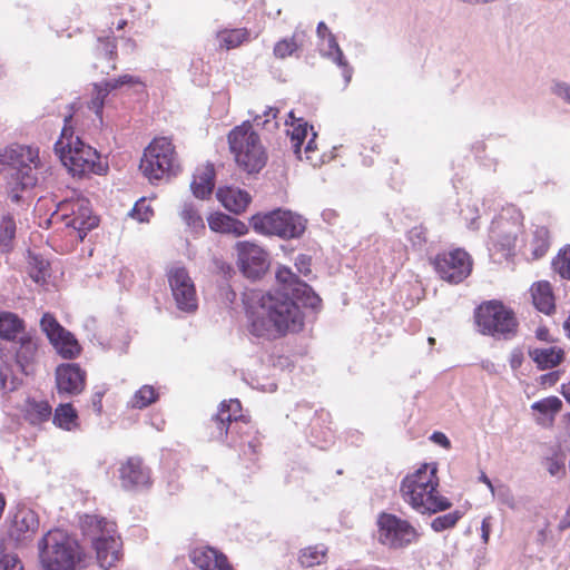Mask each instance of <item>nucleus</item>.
Instances as JSON below:
<instances>
[{
    "mask_svg": "<svg viewBox=\"0 0 570 570\" xmlns=\"http://www.w3.org/2000/svg\"><path fill=\"white\" fill-rule=\"evenodd\" d=\"M334 61L343 68V75L348 82L352 77V69L347 66V61L345 60L343 51L340 49L338 51H334Z\"/></svg>",
    "mask_w": 570,
    "mask_h": 570,
    "instance_id": "nucleus-53",
    "label": "nucleus"
},
{
    "mask_svg": "<svg viewBox=\"0 0 570 570\" xmlns=\"http://www.w3.org/2000/svg\"><path fill=\"white\" fill-rule=\"evenodd\" d=\"M295 266L302 275L309 276L312 274V257L306 254H299L295 258Z\"/></svg>",
    "mask_w": 570,
    "mask_h": 570,
    "instance_id": "nucleus-52",
    "label": "nucleus"
},
{
    "mask_svg": "<svg viewBox=\"0 0 570 570\" xmlns=\"http://www.w3.org/2000/svg\"><path fill=\"white\" fill-rule=\"evenodd\" d=\"M215 167L210 163L198 166L190 184L195 197L205 199L209 197L215 187Z\"/></svg>",
    "mask_w": 570,
    "mask_h": 570,
    "instance_id": "nucleus-29",
    "label": "nucleus"
},
{
    "mask_svg": "<svg viewBox=\"0 0 570 570\" xmlns=\"http://www.w3.org/2000/svg\"><path fill=\"white\" fill-rule=\"evenodd\" d=\"M17 225L12 215L6 214L0 219V252L9 253L13 248Z\"/></svg>",
    "mask_w": 570,
    "mask_h": 570,
    "instance_id": "nucleus-38",
    "label": "nucleus"
},
{
    "mask_svg": "<svg viewBox=\"0 0 570 570\" xmlns=\"http://www.w3.org/2000/svg\"><path fill=\"white\" fill-rule=\"evenodd\" d=\"M51 416L59 429L71 431L78 426V413L71 403L59 404Z\"/></svg>",
    "mask_w": 570,
    "mask_h": 570,
    "instance_id": "nucleus-37",
    "label": "nucleus"
},
{
    "mask_svg": "<svg viewBox=\"0 0 570 570\" xmlns=\"http://www.w3.org/2000/svg\"><path fill=\"white\" fill-rule=\"evenodd\" d=\"M9 197L12 203H18L20 200V195L18 193L17 187L11 188V190L9 191Z\"/></svg>",
    "mask_w": 570,
    "mask_h": 570,
    "instance_id": "nucleus-64",
    "label": "nucleus"
},
{
    "mask_svg": "<svg viewBox=\"0 0 570 570\" xmlns=\"http://www.w3.org/2000/svg\"><path fill=\"white\" fill-rule=\"evenodd\" d=\"M561 394L570 403V381L561 386Z\"/></svg>",
    "mask_w": 570,
    "mask_h": 570,
    "instance_id": "nucleus-62",
    "label": "nucleus"
},
{
    "mask_svg": "<svg viewBox=\"0 0 570 570\" xmlns=\"http://www.w3.org/2000/svg\"><path fill=\"white\" fill-rule=\"evenodd\" d=\"M139 169L150 181H159L180 170L175 145L170 138L156 137L144 149Z\"/></svg>",
    "mask_w": 570,
    "mask_h": 570,
    "instance_id": "nucleus-6",
    "label": "nucleus"
},
{
    "mask_svg": "<svg viewBox=\"0 0 570 570\" xmlns=\"http://www.w3.org/2000/svg\"><path fill=\"white\" fill-rule=\"evenodd\" d=\"M532 303L538 311L547 315L556 309V299L551 284L548 281H539L530 288Z\"/></svg>",
    "mask_w": 570,
    "mask_h": 570,
    "instance_id": "nucleus-32",
    "label": "nucleus"
},
{
    "mask_svg": "<svg viewBox=\"0 0 570 570\" xmlns=\"http://www.w3.org/2000/svg\"><path fill=\"white\" fill-rule=\"evenodd\" d=\"M327 549L322 544L309 546L299 551L298 562L302 567L311 568L325 562Z\"/></svg>",
    "mask_w": 570,
    "mask_h": 570,
    "instance_id": "nucleus-39",
    "label": "nucleus"
},
{
    "mask_svg": "<svg viewBox=\"0 0 570 570\" xmlns=\"http://www.w3.org/2000/svg\"><path fill=\"white\" fill-rule=\"evenodd\" d=\"M219 203L230 213L242 214L252 202L250 195L238 187H219L216 191Z\"/></svg>",
    "mask_w": 570,
    "mask_h": 570,
    "instance_id": "nucleus-27",
    "label": "nucleus"
},
{
    "mask_svg": "<svg viewBox=\"0 0 570 570\" xmlns=\"http://www.w3.org/2000/svg\"><path fill=\"white\" fill-rule=\"evenodd\" d=\"M247 317L248 331L267 340L299 332L304 326V315L298 305L279 294H262L257 305L248 308Z\"/></svg>",
    "mask_w": 570,
    "mask_h": 570,
    "instance_id": "nucleus-1",
    "label": "nucleus"
},
{
    "mask_svg": "<svg viewBox=\"0 0 570 570\" xmlns=\"http://www.w3.org/2000/svg\"><path fill=\"white\" fill-rule=\"evenodd\" d=\"M39 150L30 146L13 145L0 153V170L12 169V177L20 189L36 186Z\"/></svg>",
    "mask_w": 570,
    "mask_h": 570,
    "instance_id": "nucleus-10",
    "label": "nucleus"
},
{
    "mask_svg": "<svg viewBox=\"0 0 570 570\" xmlns=\"http://www.w3.org/2000/svg\"><path fill=\"white\" fill-rule=\"evenodd\" d=\"M183 220L194 229H205L204 220L196 208L193 205H185L181 214Z\"/></svg>",
    "mask_w": 570,
    "mask_h": 570,
    "instance_id": "nucleus-47",
    "label": "nucleus"
},
{
    "mask_svg": "<svg viewBox=\"0 0 570 570\" xmlns=\"http://www.w3.org/2000/svg\"><path fill=\"white\" fill-rule=\"evenodd\" d=\"M522 230V216L518 212L511 215H500L491 225L490 238L493 246L505 257L514 254L515 243Z\"/></svg>",
    "mask_w": 570,
    "mask_h": 570,
    "instance_id": "nucleus-16",
    "label": "nucleus"
},
{
    "mask_svg": "<svg viewBox=\"0 0 570 570\" xmlns=\"http://www.w3.org/2000/svg\"><path fill=\"white\" fill-rule=\"evenodd\" d=\"M236 265L249 279H259L269 268L268 252L256 242L239 240L235 244Z\"/></svg>",
    "mask_w": 570,
    "mask_h": 570,
    "instance_id": "nucleus-14",
    "label": "nucleus"
},
{
    "mask_svg": "<svg viewBox=\"0 0 570 570\" xmlns=\"http://www.w3.org/2000/svg\"><path fill=\"white\" fill-rule=\"evenodd\" d=\"M432 265L442 281L459 284L471 274L473 259L464 249L455 248L439 253L432 259Z\"/></svg>",
    "mask_w": 570,
    "mask_h": 570,
    "instance_id": "nucleus-13",
    "label": "nucleus"
},
{
    "mask_svg": "<svg viewBox=\"0 0 570 570\" xmlns=\"http://www.w3.org/2000/svg\"><path fill=\"white\" fill-rule=\"evenodd\" d=\"M524 361V354L521 348L517 347L512 350L509 356V364L513 371L518 370Z\"/></svg>",
    "mask_w": 570,
    "mask_h": 570,
    "instance_id": "nucleus-54",
    "label": "nucleus"
},
{
    "mask_svg": "<svg viewBox=\"0 0 570 570\" xmlns=\"http://www.w3.org/2000/svg\"><path fill=\"white\" fill-rule=\"evenodd\" d=\"M215 266L218 273H220L225 278L230 277L232 274L234 273L233 266L227 262L216 259Z\"/></svg>",
    "mask_w": 570,
    "mask_h": 570,
    "instance_id": "nucleus-55",
    "label": "nucleus"
},
{
    "mask_svg": "<svg viewBox=\"0 0 570 570\" xmlns=\"http://www.w3.org/2000/svg\"><path fill=\"white\" fill-rule=\"evenodd\" d=\"M80 529L91 546L102 542L110 537H117V525L114 521L98 514H85L80 518Z\"/></svg>",
    "mask_w": 570,
    "mask_h": 570,
    "instance_id": "nucleus-21",
    "label": "nucleus"
},
{
    "mask_svg": "<svg viewBox=\"0 0 570 570\" xmlns=\"http://www.w3.org/2000/svg\"><path fill=\"white\" fill-rule=\"evenodd\" d=\"M279 110L274 107L266 108L262 114H257L253 116L250 121L252 126H256L266 131H274L278 128L277 116Z\"/></svg>",
    "mask_w": 570,
    "mask_h": 570,
    "instance_id": "nucleus-41",
    "label": "nucleus"
},
{
    "mask_svg": "<svg viewBox=\"0 0 570 570\" xmlns=\"http://www.w3.org/2000/svg\"><path fill=\"white\" fill-rule=\"evenodd\" d=\"M431 440L446 450L451 448L449 438L442 432H434Z\"/></svg>",
    "mask_w": 570,
    "mask_h": 570,
    "instance_id": "nucleus-57",
    "label": "nucleus"
},
{
    "mask_svg": "<svg viewBox=\"0 0 570 570\" xmlns=\"http://www.w3.org/2000/svg\"><path fill=\"white\" fill-rule=\"evenodd\" d=\"M38 549L43 570H77L86 558L79 541L61 529L49 530L39 541Z\"/></svg>",
    "mask_w": 570,
    "mask_h": 570,
    "instance_id": "nucleus-4",
    "label": "nucleus"
},
{
    "mask_svg": "<svg viewBox=\"0 0 570 570\" xmlns=\"http://www.w3.org/2000/svg\"><path fill=\"white\" fill-rule=\"evenodd\" d=\"M327 40H328V48L334 52V51H338L341 48L336 41V38L335 36L332 33L327 37Z\"/></svg>",
    "mask_w": 570,
    "mask_h": 570,
    "instance_id": "nucleus-61",
    "label": "nucleus"
},
{
    "mask_svg": "<svg viewBox=\"0 0 570 570\" xmlns=\"http://www.w3.org/2000/svg\"><path fill=\"white\" fill-rule=\"evenodd\" d=\"M119 479L125 489H138L150 483V473L140 458L131 456L121 463Z\"/></svg>",
    "mask_w": 570,
    "mask_h": 570,
    "instance_id": "nucleus-22",
    "label": "nucleus"
},
{
    "mask_svg": "<svg viewBox=\"0 0 570 570\" xmlns=\"http://www.w3.org/2000/svg\"><path fill=\"white\" fill-rule=\"evenodd\" d=\"M291 127L292 129L287 130V134L289 135L294 154L302 159V146L307 137L311 136L304 148L305 159L314 166L317 165L321 158L316 155L317 145L315 140L317 134L314 131L313 126H308L306 121L299 118L293 121Z\"/></svg>",
    "mask_w": 570,
    "mask_h": 570,
    "instance_id": "nucleus-19",
    "label": "nucleus"
},
{
    "mask_svg": "<svg viewBox=\"0 0 570 570\" xmlns=\"http://www.w3.org/2000/svg\"><path fill=\"white\" fill-rule=\"evenodd\" d=\"M560 379V373L558 371L550 372L540 376V384L553 386Z\"/></svg>",
    "mask_w": 570,
    "mask_h": 570,
    "instance_id": "nucleus-56",
    "label": "nucleus"
},
{
    "mask_svg": "<svg viewBox=\"0 0 570 570\" xmlns=\"http://www.w3.org/2000/svg\"><path fill=\"white\" fill-rule=\"evenodd\" d=\"M38 351L39 342L35 335L26 333L19 337V346L16 351V362L23 374H35L38 361Z\"/></svg>",
    "mask_w": 570,
    "mask_h": 570,
    "instance_id": "nucleus-23",
    "label": "nucleus"
},
{
    "mask_svg": "<svg viewBox=\"0 0 570 570\" xmlns=\"http://www.w3.org/2000/svg\"><path fill=\"white\" fill-rule=\"evenodd\" d=\"M55 151L73 176L101 175L106 171L97 150L75 136L71 116L65 119L61 135L55 144Z\"/></svg>",
    "mask_w": 570,
    "mask_h": 570,
    "instance_id": "nucleus-3",
    "label": "nucleus"
},
{
    "mask_svg": "<svg viewBox=\"0 0 570 570\" xmlns=\"http://www.w3.org/2000/svg\"><path fill=\"white\" fill-rule=\"evenodd\" d=\"M481 530H482V538H483L484 542H487L489 540V535H490V523L488 522L487 519H484L482 521Z\"/></svg>",
    "mask_w": 570,
    "mask_h": 570,
    "instance_id": "nucleus-60",
    "label": "nucleus"
},
{
    "mask_svg": "<svg viewBox=\"0 0 570 570\" xmlns=\"http://www.w3.org/2000/svg\"><path fill=\"white\" fill-rule=\"evenodd\" d=\"M438 466L423 463L406 474L400 484V494L405 503L420 513H436L451 507V502L439 490Z\"/></svg>",
    "mask_w": 570,
    "mask_h": 570,
    "instance_id": "nucleus-2",
    "label": "nucleus"
},
{
    "mask_svg": "<svg viewBox=\"0 0 570 570\" xmlns=\"http://www.w3.org/2000/svg\"><path fill=\"white\" fill-rule=\"evenodd\" d=\"M475 323L480 332L498 338L510 340L518 332V320L512 308L501 301L483 302L475 309Z\"/></svg>",
    "mask_w": 570,
    "mask_h": 570,
    "instance_id": "nucleus-7",
    "label": "nucleus"
},
{
    "mask_svg": "<svg viewBox=\"0 0 570 570\" xmlns=\"http://www.w3.org/2000/svg\"><path fill=\"white\" fill-rule=\"evenodd\" d=\"M189 558L200 570H234L224 553L209 547L194 549Z\"/></svg>",
    "mask_w": 570,
    "mask_h": 570,
    "instance_id": "nucleus-25",
    "label": "nucleus"
},
{
    "mask_svg": "<svg viewBox=\"0 0 570 570\" xmlns=\"http://www.w3.org/2000/svg\"><path fill=\"white\" fill-rule=\"evenodd\" d=\"M40 327L62 358L73 360L81 354V345L75 335L61 326L52 314L42 315Z\"/></svg>",
    "mask_w": 570,
    "mask_h": 570,
    "instance_id": "nucleus-15",
    "label": "nucleus"
},
{
    "mask_svg": "<svg viewBox=\"0 0 570 570\" xmlns=\"http://www.w3.org/2000/svg\"><path fill=\"white\" fill-rule=\"evenodd\" d=\"M22 318L12 312H0V338L12 342L26 334Z\"/></svg>",
    "mask_w": 570,
    "mask_h": 570,
    "instance_id": "nucleus-33",
    "label": "nucleus"
},
{
    "mask_svg": "<svg viewBox=\"0 0 570 570\" xmlns=\"http://www.w3.org/2000/svg\"><path fill=\"white\" fill-rule=\"evenodd\" d=\"M316 32H317V36L322 39H324L325 37H328L330 35H332V32L330 31L328 27L326 26L325 22L321 21L318 24H317V29H316Z\"/></svg>",
    "mask_w": 570,
    "mask_h": 570,
    "instance_id": "nucleus-59",
    "label": "nucleus"
},
{
    "mask_svg": "<svg viewBox=\"0 0 570 570\" xmlns=\"http://www.w3.org/2000/svg\"><path fill=\"white\" fill-rule=\"evenodd\" d=\"M95 52L97 58L114 61L117 57V45L115 38L109 36L99 38Z\"/></svg>",
    "mask_w": 570,
    "mask_h": 570,
    "instance_id": "nucleus-44",
    "label": "nucleus"
},
{
    "mask_svg": "<svg viewBox=\"0 0 570 570\" xmlns=\"http://www.w3.org/2000/svg\"><path fill=\"white\" fill-rule=\"evenodd\" d=\"M531 409L542 416L549 415V423L552 424L554 416L562 409V401L558 396H548L531 404Z\"/></svg>",
    "mask_w": 570,
    "mask_h": 570,
    "instance_id": "nucleus-40",
    "label": "nucleus"
},
{
    "mask_svg": "<svg viewBox=\"0 0 570 570\" xmlns=\"http://www.w3.org/2000/svg\"><path fill=\"white\" fill-rule=\"evenodd\" d=\"M461 518L462 514L460 511H452L446 514L436 517L432 521L431 527L434 531L440 532L453 528Z\"/></svg>",
    "mask_w": 570,
    "mask_h": 570,
    "instance_id": "nucleus-45",
    "label": "nucleus"
},
{
    "mask_svg": "<svg viewBox=\"0 0 570 570\" xmlns=\"http://www.w3.org/2000/svg\"><path fill=\"white\" fill-rule=\"evenodd\" d=\"M551 266L561 278L570 281V245H566L558 250Z\"/></svg>",
    "mask_w": 570,
    "mask_h": 570,
    "instance_id": "nucleus-43",
    "label": "nucleus"
},
{
    "mask_svg": "<svg viewBox=\"0 0 570 570\" xmlns=\"http://www.w3.org/2000/svg\"><path fill=\"white\" fill-rule=\"evenodd\" d=\"M250 227L261 235L277 236L282 239L301 237L306 229V219L291 210L275 209L257 213L249 218Z\"/></svg>",
    "mask_w": 570,
    "mask_h": 570,
    "instance_id": "nucleus-8",
    "label": "nucleus"
},
{
    "mask_svg": "<svg viewBox=\"0 0 570 570\" xmlns=\"http://www.w3.org/2000/svg\"><path fill=\"white\" fill-rule=\"evenodd\" d=\"M110 91L118 89L122 86H135L140 85L141 81L139 78L131 76V75H122L116 79L107 80L104 82Z\"/></svg>",
    "mask_w": 570,
    "mask_h": 570,
    "instance_id": "nucleus-49",
    "label": "nucleus"
},
{
    "mask_svg": "<svg viewBox=\"0 0 570 570\" xmlns=\"http://www.w3.org/2000/svg\"><path fill=\"white\" fill-rule=\"evenodd\" d=\"M23 419L33 426L48 422L52 415V407L47 400L27 397L22 406Z\"/></svg>",
    "mask_w": 570,
    "mask_h": 570,
    "instance_id": "nucleus-31",
    "label": "nucleus"
},
{
    "mask_svg": "<svg viewBox=\"0 0 570 570\" xmlns=\"http://www.w3.org/2000/svg\"><path fill=\"white\" fill-rule=\"evenodd\" d=\"M96 552V558L100 568L109 570L121 559V539L119 535L110 537L105 541L91 546Z\"/></svg>",
    "mask_w": 570,
    "mask_h": 570,
    "instance_id": "nucleus-26",
    "label": "nucleus"
},
{
    "mask_svg": "<svg viewBox=\"0 0 570 570\" xmlns=\"http://www.w3.org/2000/svg\"><path fill=\"white\" fill-rule=\"evenodd\" d=\"M87 385V371L78 363H61L55 368V386L60 396L80 395Z\"/></svg>",
    "mask_w": 570,
    "mask_h": 570,
    "instance_id": "nucleus-18",
    "label": "nucleus"
},
{
    "mask_svg": "<svg viewBox=\"0 0 570 570\" xmlns=\"http://www.w3.org/2000/svg\"><path fill=\"white\" fill-rule=\"evenodd\" d=\"M207 222L209 228L216 233L240 237L245 236L249 232L248 226L244 222L223 213L210 215Z\"/></svg>",
    "mask_w": 570,
    "mask_h": 570,
    "instance_id": "nucleus-30",
    "label": "nucleus"
},
{
    "mask_svg": "<svg viewBox=\"0 0 570 570\" xmlns=\"http://www.w3.org/2000/svg\"><path fill=\"white\" fill-rule=\"evenodd\" d=\"M159 397L158 392L153 385H142L134 394L130 403L134 409H145L155 403Z\"/></svg>",
    "mask_w": 570,
    "mask_h": 570,
    "instance_id": "nucleus-42",
    "label": "nucleus"
},
{
    "mask_svg": "<svg viewBox=\"0 0 570 570\" xmlns=\"http://www.w3.org/2000/svg\"><path fill=\"white\" fill-rule=\"evenodd\" d=\"M227 141L234 161L242 171L257 174L266 166L267 149L249 120L234 127L227 135Z\"/></svg>",
    "mask_w": 570,
    "mask_h": 570,
    "instance_id": "nucleus-5",
    "label": "nucleus"
},
{
    "mask_svg": "<svg viewBox=\"0 0 570 570\" xmlns=\"http://www.w3.org/2000/svg\"><path fill=\"white\" fill-rule=\"evenodd\" d=\"M243 425L246 428L244 433L255 432L250 417L243 413L240 401L230 399L220 403L217 413L207 423L206 432L210 440L222 441L227 438L229 430L242 433Z\"/></svg>",
    "mask_w": 570,
    "mask_h": 570,
    "instance_id": "nucleus-11",
    "label": "nucleus"
},
{
    "mask_svg": "<svg viewBox=\"0 0 570 570\" xmlns=\"http://www.w3.org/2000/svg\"><path fill=\"white\" fill-rule=\"evenodd\" d=\"M216 38L220 48L230 50L249 41L250 33L247 28L223 29L217 32Z\"/></svg>",
    "mask_w": 570,
    "mask_h": 570,
    "instance_id": "nucleus-36",
    "label": "nucleus"
},
{
    "mask_svg": "<svg viewBox=\"0 0 570 570\" xmlns=\"http://www.w3.org/2000/svg\"><path fill=\"white\" fill-rule=\"evenodd\" d=\"M306 40L307 33L299 29H296L291 37L279 39L275 42L273 48L275 59L285 60L291 57L298 58Z\"/></svg>",
    "mask_w": 570,
    "mask_h": 570,
    "instance_id": "nucleus-28",
    "label": "nucleus"
},
{
    "mask_svg": "<svg viewBox=\"0 0 570 570\" xmlns=\"http://www.w3.org/2000/svg\"><path fill=\"white\" fill-rule=\"evenodd\" d=\"M0 570H23V566L17 556L4 554L0 559Z\"/></svg>",
    "mask_w": 570,
    "mask_h": 570,
    "instance_id": "nucleus-51",
    "label": "nucleus"
},
{
    "mask_svg": "<svg viewBox=\"0 0 570 570\" xmlns=\"http://www.w3.org/2000/svg\"><path fill=\"white\" fill-rule=\"evenodd\" d=\"M92 406L97 414H101V412H102V394L101 393H96L92 396Z\"/></svg>",
    "mask_w": 570,
    "mask_h": 570,
    "instance_id": "nucleus-58",
    "label": "nucleus"
},
{
    "mask_svg": "<svg viewBox=\"0 0 570 570\" xmlns=\"http://www.w3.org/2000/svg\"><path fill=\"white\" fill-rule=\"evenodd\" d=\"M379 542L390 549H403L419 540V532L407 520L389 513L381 512L377 515Z\"/></svg>",
    "mask_w": 570,
    "mask_h": 570,
    "instance_id": "nucleus-12",
    "label": "nucleus"
},
{
    "mask_svg": "<svg viewBox=\"0 0 570 570\" xmlns=\"http://www.w3.org/2000/svg\"><path fill=\"white\" fill-rule=\"evenodd\" d=\"M95 90H96V95L90 100L88 108L90 110H92L98 116L99 119H101L105 99L109 95L110 90L108 89V87L105 83H102L101 86H96Z\"/></svg>",
    "mask_w": 570,
    "mask_h": 570,
    "instance_id": "nucleus-46",
    "label": "nucleus"
},
{
    "mask_svg": "<svg viewBox=\"0 0 570 570\" xmlns=\"http://www.w3.org/2000/svg\"><path fill=\"white\" fill-rule=\"evenodd\" d=\"M530 256L528 259L537 261L542 258L550 248V232L546 226H537L530 239L525 244Z\"/></svg>",
    "mask_w": 570,
    "mask_h": 570,
    "instance_id": "nucleus-34",
    "label": "nucleus"
},
{
    "mask_svg": "<svg viewBox=\"0 0 570 570\" xmlns=\"http://www.w3.org/2000/svg\"><path fill=\"white\" fill-rule=\"evenodd\" d=\"M167 278L177 308L194 313L198 307V298L188 271L181 266H174L167 272Z\"/></svg>",
    "mask_w": 570,
    "mask_h": 570,
    "instance_id": "nucleus-17",
    "label": "nucleus"
},
{
    "mask_svg": "<svg viewBox=\"0 0 570 570\" xmlns=\"http://www.w3.org/2000/svg\"><path fill=\"white\" fill-rule=\"evenodd\" d=\"M529 354L540 370L558 366L564 358V351L557 346L535 348Z\"/></svg>",
    "mask_w": 570,
    "mask_h": 570,
    "instance_id": "nucleus-35",
    "label": "nucleus"
},
{
    "mask_svg": "<svg viewBox=\"0 0 570 570\" xmlns=\"http://www.w3.org/2000/svg\"><path fill=\"white\" fill-rule=\"evenodd\" d=\"M153 215L154 210L144 197L136 202L131 210V216L140 223L149 222Z\"/></svg>",
    "mask_w": 570,
    "mask_h": 570,
    "instance_id": "nucleus-48",
    "label": "nucleus"
},
{
    "mask_svg": "<svg viewBox=\"0 0 570 570\" xmlns=\"http://www.w3.org/2000/svg\"><path fill=\"white\" fill-rule=\"evenodd\" d=\"M53 217L65 224L69 236L77 243L82 242L87 233L99 223L92 214L89 199L80 195L59 202Z\"/></svg>",
    "mask_w": 570,
    "mask_h": 570,
    "instance_id": "nucleus-9",
    "label": "nucleus"
},
{
    "mask_svg": "<svg viewBox=\"0 0 570 570\" xmlns=\"http://www.w3.org/2000/svg\"><path fill=\"white\" fill-rule=\"evenodd\" d=\"M407 239L413 246L421 247L426 242V229L423 226H414L409 230Z\"/></svg>",
    "mask_w": 570,
    "mask_h": 570,
    "instance_id": "nucleus-50",
    "label": "nucleus"
},
{
    "mask_svg": "<svg viewBox=\"0 0 570 570\" xmlns=\"http://www.w3.org/2000/svg\"><path fill=\"white\" fill-rule=\"evenodd\" d=\"M39 527L37 514L29 509L19 510L11 522L9 535L17 542H24L33 537Z\"/></svg>",
    "mask_w": 570,
    "mask_h": 570,
    "instance_id": "nucleus-24",
    "label": "nucleus"
},
{
    "mask_svg": "<svg viewBox=\"0 0 570 570\" xmlns=\"http://www.w3.org/2000/svg\"><path fill=\"white\" fill-rule=\"evenodd\" d=\"M479 479H480L481 482H483L490 489V491L492 493L494 492V487H493L491 480L487 476L485 473L482 472Z\"/></svg>",
    "mask_w": 570,
    "mask_h": 570,
    "instance_id": "nucleus-63",
    "label": "nucleus"
},
{
    "mask_svg": "<svg viewBox=\"0 0 570 570\" xmlns=\"http://www.w3.org/2000/svg\"><path fill=\"white\" fill-rule=\"evenodd\" d=\"M276 279L283 285L286 292L284 295L292 294L294 298L303 299L304 304L317 308L321 305V298L312 291V288L298 279L291 268L282 266L276 272Z\"/></svg>",
    "mask_w": 570,
    "mask_h": 570,
    "instance_id": "nucleus-20",
    "label": "nucleus"
}]
</instances>
